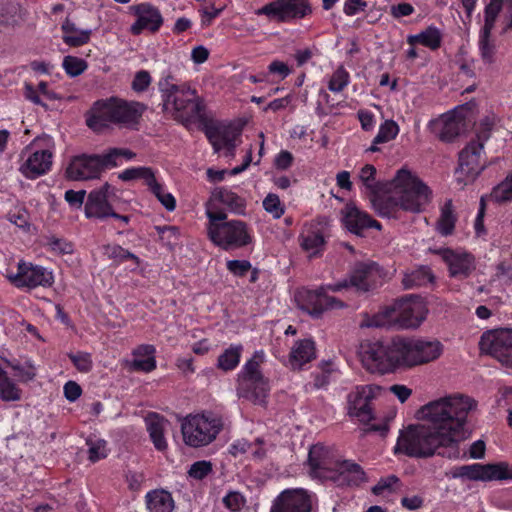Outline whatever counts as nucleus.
Segmentation results:
<instances>
[{
	"mask_svg": "<svg viewBox=\"0 0 512 512\" xmlns=\"http://www.w3.org/2000/svg\"><path fill=\"white\" fill-rule=\"evenodd\" d=\"M407 42L410 45L420 43L431 50H436L441 46L442 33L437 27L429 26L419 34L409 35Z\"/></svg>",
	"mask_w": 512,
	"mask_h": 512,
	"instance_id": "e433bc0d",
	"label": "nucleus"
},
{
	"mask_svg": "<svg viewBox=\"0 0 512 512\" xmlns=\"http://www.w3.org/2000/svg\"><path fill=\"white\" fill-rule=\"evenodd\" d=\"M131 9L137 16V20L132 24L130 31L134 35H139L144 29L152 32L159 30L163 23L160 11L149 3H141L132 6Z\"/></svg>",
	"mask_w": 512,
	"mask_h": 512,
	"instance_id": "393cba45",
	"label": "nucleus"
},
{
	"mask_svg": "<svg viewBox=\"0 0 512 512\" xmlns=\"http://www.w3.org/2000/svg\"><path fill=\"white\" fill-rule=\"evenodd\" d=\"M265 362L263 350L255 351L246 361L237 375V394L239 397L257 405H264L268 396L270 385L262 371L261 365Z\"/></svg>",
	"mask_w": 512,
	"mask_h": 512,
	"instance_id": "39448f33",
	"label": "nucleus"
},
{
	"mask_svg": "<svg viewBox=\"0 0 512 512\" xmlns=\"http://www.w3.org/2000/svg\"><path fill=\"white\" fill-rule=\"evenodd\" d=\"M147 106L138 101L109 97L94 102L86 116V124L96 132H102L111 124L136 130Z\"/></svg>",
	"mask_w": 512,
	"mask_h": 512,
	"instance_id": "7ed1b4c3",
	"label": "nucleus"
},
{
	"mask_svg": "<svg viewBox=\"0 0 512 512\" xmlns=\"http://www.w3.org/2000/svg\"><path fill=\"white\" fill-rule=\"evenodd\" d=\"M452 477L466 478L473 481L507 480L512 479V468L506 462L474 463L455 467Z\"/></svg>",
	"mask_w": 512,
	"mask_h": 512,
	"instance_id": "ddd939ff",
	"label": "nucleus"
},
{
	"mask_svg": "<svg viewBox=\"0 0 512 512\" xmlns=\"http://www.w3.org/2000/svg\"><path fill=\"white\" fill-rule=\"evenodd\" d=\"M88 446V459L95 463L104 459L108 455L107 442L99 438H88L86 440Z\"/></svg>",
	"mask_w": 512,
	"mask_h": 512,
	"instance_id": "49530a36",
	"label": "nucleus"
},
{
	"mask_svg": "<svg viewBox=\"0 0 512 512\" xmlns=\"http://www.w3.org/2000/svg\"><path fill=\"white\" fill-rule=\"evenodd\" d=\"M427 309L423 302L401 299L383 309L382 315L387 322H395L404 329L417 328L426 318Z\"/></svg>",
	"mask_w": 512,
	"mask_h": 512,
	"instance_id": "9d476101",
	"label": "nucleus"
},
{
	"mask_svg": "<svg viewBox=\"0 0 512 512\" xmlns=\"http://www.w3.org/2000/svg\"><path fill=\"white\" fill-rule=\"evenodd\" d=\"M315 358V343L311 339L297 341L290 352V364L294 369H300L304 364Z\"/></svg>",
	"mask_w": 512,
	"mask_h": 512,
	"instance_id": "7c9ffc66",
	"label": "nucleus"
},
{
	"mask_svg": "<svg viewBox=\"0 0 512 512\" xmlns=\"http://www.w3.org/2000/svg\"><path fill=\"white\" fill-rule=\"evenodd\" d=\"M61 30L63 32V42L70 47L82 46L87 44L90 40L91 30L79 29L75 23L71 22L69 19L63 22Z\"/></svg>",
	"mask_w": 512,
	"mask_h": 512,
	"instance_id": "f704fd0d",
	"label": "nucleus"
},
{
	"mask_svg": "<svg viewBox=\"0 0 512 512\" xmlns=\"http://www.w3.org/2000/svg\"><path fill=\"white\" fill-rule=\"evenodd\" d=\"M391 185L395 189V196L385 197L381 193L371 196L372 205L381 217L395 218L399 208L419 213L431 200L430 188L405 168L397 171Z\"/></svg>",
	"mask_w": 512,
	"mask_h": 512,
	"instance_id": "f03ea898",
	"label": "nucleus"
},
{
	"mask_svg": "<svg viewBox=\"0 0 512 512\" xmlns=\"http://www.w3.org/2000/svg\"><path fill=\"white\" fill-rule=\"evenodd\" d=\"M205 134L209 139L215 152L224 150V156L233 158L238 146L241 131L234 126H211L207 127Z\"/></svg>",
	"mask_w": 512,
	"mask_h": 512,
	"instance_id": "6ab92c4d",
	"label": "nucleus"
},
{
	"mask_svg": "<svg viewBox=\"0 0 512 512\" xmlns=\"http://www.w3.org/2000/svg\"><path fill=\"white\" fill-rule=\"evenodd\" d=\"M328 448L321 444L313 445L308 454L309 473L313 478H331L330 473L338 470V464Z\"/></svg>",
	"mask_w": 512,
	"mask_h": 512,
	"instance_id": "412c9836",
	"label": "nucleus"
},
{
	"mask_svg": "<svg viewBox=\"0 0 512 512\" xmlns=\"http://www.w3.org/2000/svg\"><path fill=\"white\" fill-rule=\"evenodd\" d=\"M150 190L168 211L175 209L176 200L174 196L171 193L165 192L161 184L158 183V189L152 187Z\"/></svg>",
	"mask_w": 512,
	"mask_h": 512,
	"instance_id": "0e129e2a",
	"label": "nucleus"
},
{
	"mask_svg": "<svg viewBox=\"0 0 512 512\" xmlns=\"http://www.w3.org/2000/svg\"><path fill=\"white\" fill-rule=\"evenodd\" d=\"M212 470V463L210 461L200 460L194 462L190 466L188 470V476L195 480H203L212 472Z\"/></svg>",
	"mask_w": 512,
	"mask_h": 512,
	"instance_id": "5fc2aeb1",
	"label": "nucleus"
},
{
	"mask_svg": "<svg viewBox=\"0 0 512 512\" xmlns=\"http://www.w3.org/2000/svg\"><path fill=\"white\" fill-rule=\"evenodd\" d=\"M113 212L103 190L91 191L85 204V215L88 218L104 219Z\"/></svg>",
	"mask_w": 512,
	"mask_h": 512,
	"instance_id": "cd10ccee",
	"label": "nucleus"
},
{
	"mask_svg": "<svg viewBox=\"0 0 512 512\" xmlns=\"http://www.w3.org/2000/svg\"><path fill=\"white\" fill-rule=\"evenodd\" d=\"M27 149L28 147L21 152L19 172L31 180L47 174L52 167L53 153L49 149H43L30 153L25 158Z\"/></svg>",
	"mask_w": 512,
	"mask_h": 512,
	"instance_id": "aec40b11",
	"label": "nucleus"
},
{
	"mask_svg": "<svg viewBox=\"0 0 512 512\" xmlns=\"http://www.w3.org/2000/svg\"><path fill=\"white\" fill-rule=\"evenodd\" d=\"M503 9L505 10L503 33H505L512 30V0H490L484 9V20H487L488 16L492 14L493 25L495 26L496 20Z\"/></svg>",
	"mask_w": 512,
	"mask_h": 512,
	"instance_id": "72a5a7b5",
	"label": "nucleus"
},
{
	"mask_svg": "<svg viewBox=\"0 0 512 512\" xmlns=\"http://www.w3.org/2000/svg\"><path fill=\"white\" fill-rule=\"evenodd\" d=\"M439 254L447 264L452 277L466 278L475 269L474 258L466 252H458L447 248L440 250Z\"/></svg>",
	"mask_w": 512,
	"mask_h": 512,
	"instance_id": "a878e982",
	"label": "nucleus"
},
{
	"mask_svg": "<svg viewBox=\"0 0 512 512\" xmlns=\"http://www.w3.org/2000/svg\"><path fill=\"white\" fill-rule=\"evenodd\" d=\"M434 276L427 266H421L409 273H406L402 279L405 289H413L417 287L426 286L432 283Z\"/></svg>",
	"mask_w": 512,
	"mask_h": 512,
	"instance_id": "58836bf2",
	"label": "nucleus"
},
{
	"mask_svg": "<svg viewBox=\"0 0 512 512\" xmlns=\"http://www.w3.org/2000/svg\"><path fill=\"white\" fill-rule=\"evenodd\" d=\"M376 168L371 164L363 166L359 172V179L365 188L369 191L370 196L383 192L386 184L379 182L375 178Z\"/></svg>",
	"mask_w": 512,
	"mask_h": 512,
	"instance_id": "a19ab883",
	"label": "nucleus"
},
{
	"mask_svg": "<svg viewBox=\"0 0 512 512\" xmlns=\"http://www.w3.org/2000/svg\"><path fill=\"white\" fill-rule=\"evenodd\" d=\"M65 173L68 179L74 181L99 178L101 170L99 167L98 154H82L73 157Z\"/></svg>",
	"mask_w": 512,
	"mask_h": 512,
	"instance_id": "4be33fe9",
	"label": "nucleus"
},
{
	"mask_svg": "<svg viewBox=\"0 0 512 512\" xmlns=\"http://www.w3.org/2000/svg\"><path fill=\"white\" fill-rule=\"evenodd\" d=\"M223 504L231 511H239L245 504V498L240 492L230 491L223 498Z\"/></svg>",
	"mask_w": 512,
	"mask_h": 512,
	"instance_id": "338daca9",
	"label": "nucleus"
},
{
	"mask_svg": "<svg viewBox=\"0 0 512 512\" xmlns=\"http://www.w3.org/2000/svg\"><path fill=\"white\" fill-rule=\"evenodd\" d=\"M328 285L317 290L302 288L295 294L298 307L314 318H319L324 311L341 309L345 304L340 299L327 294Z\"/></svg>",
	"mask_w": 512,
	"mask_h": 512,
	"instance_id": "f8f14e48",
	"label": "nucleus"
},
{
	"mask_svg": "<svg viewBox=\"0 0 512 512\" xmlns=\"http://www.w3.org/2000/svg\"><path fill=\"white\" fill-rule=\"evenodd\" d=\"M156 349L153 345L143 344L133 351L131 368L134 371L151 372L156 368Z\"/></svg>",
	"mask_w": 512,
	"mask_h": 512,
	"instance_id": "c756f323",
	"label": "nucleus"
},
{
	"mask_svg": "<svg viewBox=\"0 0 512 512\" xmlns=\"http://www.w3.org/2000/svg\"><path fill=\"white\" fill-rule=\"evenodd\" d=\"M311 12L308 0H275L256 10L257 15H265L279 22L304 18Z\"/></svg>",
	"mask_w": 512,
	"mask_h": 512,
	"instance_id": "4468645a",
	"label": "nucleus"
},
{
	"mask_svg": "<svg viewBox=\"0 0 512 512\" xmlns=\"http://www.w3.org/2000/svg\"><path fill=\"white\" fill-rule=\"evenodd\" d=\"M223 420L211 412L187 415L181 423L183 441L194 448L212 443L223 429Z\"/></svg>",
	"mask_w": 512,
	"mask_h": 512,
	"instance_id": "0eeeda50",
	"label": "nucleus"
},
{
	"mask_svg": "<svg viewBox=\"0 0 512 512\" xmlns=\"http://www.w3.org/2000/svg\"><path fill=\"white\" fill-rule=\"evenodd\" d=\"M335 104L332 103L330 95L324 90L319 91L315 112L319 117L327 116L331 113Z\"/></svg>",
	"mask_w": 512,
	"mask_h": 512,
	"instance_id": "bf43d9fd",
	"label": "nucleus"
},
{
	"mask_svg": "<svg viewBox=\"0 0 512 512\" xmlns=\"http://www.w3.org/2000/svg\"><path fill=\"white\" fill-rule=\"evenodd\" d=\"M69 358L72 363L75 365L78 371L81 373H87L91 371L93 362L91 359V355L86 352H77L75 354H69Z\"/></svg>",
	"mask_w": 512,
	"mask_h": 512,
	"instance_id": "13d9d810",
	"label": "nucleus"
},
{
	"mask_svg": "<svg viewBox=\"0 0 512 512\" xmlns=\"http://www.w3.org/2000/svg\"><path fill=\"white\" fill-rule=\"evenodd\" d=\"M212 197L215 200L220 201L222 204L226 205L231 211L236 213H243L245 208V200L238 196L235 192L224 188L219 187L216 188L212 192Z\"/></svg>",
	"mask_w": 512,
	"mask_h": 512,
	"instance_id": "4c0bfd02",
	"label": "nucleus"
},
{
	"mask_svg": "<svg viewBox=\"0 0 512 512\" xmlns=\"http://www.w3.org/2000/svg\"><path fill=\"white\" fill-rule=\"evenodd\" d=\"M151 82L152 78L150 76V73L146 70H140L136 72L131 83V88L133 91L137 93H142L148 89Z\"/></svg>",
	"mask_w": 512,
	"mask_h": 512,
	"instance_id": "052dcab7",
	"label": "nucleus"
},
{
	"mask_svg": "<svg viewBox=\"0 0 512 512\" xmlns=\"http://www.w3.org/2000/svg\"><path fill=\"white\" fill-rule=\"evenodd\" d=\"M226 267L230 273L237 277L245 276L252 269L248 260H229Z\"/></svg>",
	"mask_w": 512,
	"mask_h": 512,
	"instance_id": "69168bd1",
	"label": "nucleus"
},
{
	"mask_svg": "<svg viewBox=\"0 0 512 512\" xmlns=\"http://www.w3.org/2000/svg\"><path fill=\"white\" fill-rule=\"evenodd\" d=\"M494 122L489 118L485 117L479 123V127L476 133V139L474 141L481 142L482 145L490 138V133L492 130Z\"/></svg>",
	"mask_w": 512,
	"mask_h": 512,
	"instance_id": "774afa93",
	"label": "nucleus"
},
{
	"mask_svg": "<svg viewBox=\"0 0 512 512\" xmlns=\"http://www.w3.org/2000/svg\"><path fill=\"white\" fill-rule=\"evenodd\" d=\"M22 391L8 377L7 372L0 368V398L6 402L19 401Z\"/></svg>",
	"mask_w": 512,
	"mask_h": 512,
	"instance_id": "c03bdc74",
	"label": "nucleus"
},
{
	"mask_svg": "<svg viewBox=\"0 0 512 512\" xmlns=\"http://www.w3.org/2000/svg\"><path fill=\"white\" fill-rule=\"evenodd\" d=\"M495 26L493 25V15L488 16L484 20V25L479 36V50L482 60L485 63L492 64L494 62L495 45L490 41L491 32Z\"/></svg>",
	"mask_w": 512,
	"mask_h": 512,
	"instance_id": "c9c22d12",
	"label": "nucleus"
},
{
	"mask_svg": "<svg viewBox=\"0 0 512 512\" xmlns=\"http://www.w3.org/2000/svg\"><path fill=\"white\" fill-rule=\"evenodd\" d=\"M263 208L271 214L273 218L278 219L284 214V206L282 205L278 195L269 193L263 200Z\"/></svg>",
	"mask_w": 512,
	"mask_h": 512,
	"instance_id": "864d4df0",
	"label": "nucleus"
},
{
	"mask_svg": "<svg viewBox=\"0 0 512 512\" xmlns=\"http://www.w3.org/2000/svg\"><path fill=\"white\" fill-rule=\"evenodd\" d=\"M484 145L474 140L470 141L459 153V168L469 180H474L485 168L480 161Z\"/></svg>",
	"mask_w": 512,
	"mask_h": 512,
	"instance_id": "b1692460",
	"label": "nucleus"
},
{
	"mask_svg": "<svg viewBox=\"0 0 512 512\" xmlns=\"http://www.w3.org/2000/svg\"><path fill=\"white\" fill-rule=\"evenodd\" d=\"M399 479L395 475L388 476L387 478H382L379 482L372 488V492L375 495H382L384 492L392 493L396 489V485L399 484Z\"/></svg>",
	"mask_w": 512,
	"mask_h": 512,
	"instance_id": "680f3d73",
	"label": "nucleus"
},
{
	"mask_svg": "<svg viewBox=\"0 0 512 512\" xmlns=\"http://www.w3.org/2000/svg\"><path fill=\"white\" fill-rule=\"evenodd\" d=\"M145 502L149 512H172L174 509L173 497L164 489L149 491L145 496Z\"/></svg>",
	"mask_w": 512,
	"mask_h": 512,
	"instance_id": "2f4dec72",
	"label": "nucleus"
},
{
	"mask_svg": "<svg viewBox=\"0 0 512 512\" xmlns=\"http://www.w3.org/2000/svg\"><path fill=\"white\" fill-rule=\"evenodd\" d=\"M350 83V74L343 67L339 66L331 75L328 81V89L331 92L339 93L343 91Z\"/></svg>",
	"mask_w": 512,
	"mask_h": 512,
	"instance_id": "de8ad7c7",
	"label": "nucleus"
},
{
	"mask_svg": "<svg viewBox=\"0 0 512 512\" xmlns=\"http://www.w3.org/2000/svg\"><path fill=\"white\" fill-rule=\"evenodd\" d=\"M321 372L314 376V387L317 389L324 388L330 383L331 373L334 371L332 363H321Z\"/></svg>",
	"mask_w": 512,
	"mask_h": 512,
	"instance_id": "e2e57ef3",
	"label": "nucleus"
},
{
	"mask_svg": "<svg viewBox=\"0 0 512 512\" xmlns=\"http://www.w3.org/2000/svg\"><path fill=\"white\" fill-rule=\"evenodd\" d=\"M162 110L184 126H189L203 118L204 101L197 91L188 84L161 97Z\"/></svg>",
	"mask_w": 512,
	"mask_h": 512,
	"instance_id": "20e7f679",
	"label": "nucleus"
},
{
	"mask_svg": "<svg viewBox=\"0 0 512 512\" xmlns=\"http://www.w3.org/2000/svg\"><path fill=\"white\" fill-rule=\"evenodd\" d=\"M311 494L303 488L283 490L272 502L270 512H311Z\"/></svg>",
	"mask_w": 512,
	"mask_h": 512,
	"instance_id": "a211bd4d",
	"label": "nucleus"
},
{
	"mask_svg": "<svg viewBox=\"0 0 512 512\" xmlns=\"http://www.w3.org/2000/svg\"><path fill=\"white\" fill-rule=\"evenodd\" d=\"M181 88L182 84H178L176 78L170 72L164 73L158 81L161 97Z\"/></svg>",
	"mask_w": 512,
	"mask_h": 512,
	"instance_id": "4d7b16f0",
	"label": "nucleus"
},
{
	"mask_svg": "<svg viewBox=\"0 0 512 512\" xmlns=\"http://www.w3.org/2000/svg\"><path fill=\"white\" fill-rule=\"evenodd\" d=\"M382 392L378 385L357 386L347 395V410L350 417L357 418L360 422L368 423L373 419L371 401Z\"/></svg>",
	"mask_w": 512,
	"mask_h": 512,
	"instance_id": "2eb2a0df",
	"label": "nucleus"
},
{
	"mask_svg": "<svg viewBox=\"0 0 512 512\" xmlns=\"http://www.w3.org/2000/svg\"><path fill=\"white\" fill-rule=\"evenodd\" d=\"M477 405L474 398L461 393L428 402L418 411V417L425 423L409 426L402 432L395 453L415 458L435 454L448 459L459 458L460 443L471 435L468 417Z\"/></svg>",
	"mask_w": 512,
	"mask_h": 512,
	"instance_id": "f257e3e1",
	"label": "nucleus"
},
{
	"mask_svg": "<svg viewBox=\"0 0 512 512\" xmlns=\"http://www.w3.org/2000/svg\"><path fill=\"white\" fill-rule=\"evenodd\" d=\"M381 278L382 271L376 263L360 262L354 266L347 278L335 284H329L328 288L332 292L353 288L358 293H367L381 284Z\"/></svg>",
	"mask_w": 512,
	"mask_h": 512,
	"instance_id": "1a4fd4ad",
	"label": "nucleus"
},
{
	"mask_svg": "<svg viewBox=\"0 0 512 512\" xmlns=\"http://www.w3.org/2000/svg\"><path fill=\"white\" fill-rule=\"evenodd\" d=\"M399 337L390 342L373 341L361 346V361L371 373L387 374L402 367Z\"/></svg>",
	"mask_w": 512,
	"mask_h": 512,
	"instance_id": "423d86ee",
	"label": "nucleus"
},
{
	"mask_svg": "<svg viewBox=\"0 0 512 512\" xmlns=\"http://www.w3.org/2000/svg\"><path fill=\"white\" fill-rule=\"evenodd\" d=\"M402 367H414L438 359L443 345L438 340L399 337Z\"/></svg>",
	"mask_w": 512,
	"mask_h": 512,
	"instance_id": "6e6552de",
	"label": "nucleus"
},
{
	"mask_svg": "<svg viewBox=\"0 0 512 512\" xmlns=\"http://www.w3.org/2000/svg\"><path fill=\"white\" fill-rule=\"evenodd\" d=\"M119 159L118 148H110L105 153L98 154L101 173L106 169L117 167L119 165Z\"/></svg>",
	"mask_w": 512,
	"mask_h": 512,
	"instance_id": "6e6d98bb",
	"label": "nucleus"
},
{
	"mask_svg": "<svg viewBox=\"0 0 512 512\" xmlns=\"http://www.w3.org/2000/svg\"><path fill=\"white\" fill-rule=\"evenodd\" d=\"M343 480L347 481L349 485H359L365 481V472L362 468L353 462L343 461L338 464V470Z\"/></svg>",
	"mask_w": 512,
	"mask_h": 512,
	"instance_id": "37998d69",
	"label": "nucleus"
},
{
	"mask_svg": "<svg viewBox=\"0 0 512 512\" xmlns=\"http://www.w3.org/2000/svg\"><path fill=\"white\" fill-rule=\"evenodd\" d=\"M301 247L310 254V256L318 255L325 246L324 235L317 226H310L305 229L299 236Z\"/></svg>",
	"mask_w": 512,
	"mask_h": 512,
	"instance_id": "473e14b6",
	"label": "nucleus"
},
{
	"mask_svg": "<svg viewBox=\"0 0 512 512\" xmlns=\"http://www.w3.org/2000/svg\"><path fill=\"white\" fill-rule=\"evenodd\" d=\"M242 352L241 344L230 345L218 356L217 367L223 371L234 370L240 362Z\"/></svg>",
	"mask_w": 512,
	"mask_h": 512,
	"instance_id": "ea45409f",
	"label": "nucleus"
},
{
	"mask_svg": "<svg viewBox=\"0 0 512 512\" xmlns=\"http://www.w3.org/2000/svg\"><path fill=\"white\" fill-rule=\"evenodd\" d=\"M399 132V127L397 123L393 120L385 121L379 128L377 135L375 136L373 142L374 144H380L388 142L394 139Z\"/></svg>",
	"mask_w": 512,
	"mask_h": 512,
	"instance_id": "3c124183",
	"label": "nucleus"
},
{
	"mask_svg": "<svg viewBox=\"0 0 512 512\" xmlns=\"http://www.w3.org/2000/svg\"><path fill=\"white\" fill-rule=\"evenodd\" d=\"M5 363L12 368L21 382H28L35 378V367L30 361H26L25 364H20L19 361L5 360Z\"/></svg>",
	"mask_w": 512,
	"mask_h": 512,
	"instance_id": "09e8293b",
	"label": "nucleus"
},
{
	"mask_svg": "<svg viewBox=\"0 0 512 512\" xmlns=\"http://www.w3.org/2000/svg\"><path fill=\"white\" fill-rule=\"evenodd\" d=\"M433 133L443 142H452L464 129V120L455 115H442L439 119L430 122Z\"/></svg>",
	"mask_w": 512,
	"mask_h": 512,
	"instance_id": "bb28decb",
	"label": "nucleus"
},
{
	"mask_svg": "<svg viewBox=\"0 0 512 512\" xmlns=\"http://www.w3.org/2000/svg\"><path fill=\"white\" fill-rule=\"evenodd\" d=\"M489 199L496 203H504L512 201V172L506 178L493 188L489 195Z\"/></svg>",
	"mask_w": 512,
	"mask_h": 512,
	"instance_id": "a18cd8bd",
	"label": "nucleus"
},
{
	"mask_svg": "<svg viewBox=\"0 0 512 512\" xmlns=\"http://www.w3.org/2000/svg\"><path fill=\"white\" fill-rule=\"evenodd\" d=\"M9 280L18 288H36L38 286L50 287L54 282L51 271L30 262L19 261L17 273L8 276Z\"/></svg>",
	"mask_w": 512,
	"mask_h": 512,
	"instance_id": "f3484780",
	"label": "nucleus"
},
{
	"mask_svg": "<svg viewBox=\"0 0 512 512\" xmlns=\"http://www.w3.org/2000/svg\"><path fill=\"white\" fill-rule=\"evenodd\" d=\"M209 239L226 251L245 247L252 242L247 224L241 220H230L213 227Z\"/></svg>",
	"mask_w": 512,
	"mask_h": 512,
	"instance_id": "9b49d317",
	"label": "nucleus"
},
{
	"mask_svg": "<svg viewBox=\"0 0 512 512\" xmlns=\"http://www.w3.org/2000/svg\"><path fill=\"white\" fill-rule=\"evenodd\" d=\"M455 222L456 216L453 211L452 200H447L441 207V214L437 221V231L443 236L450 235L454 231Z\"/></svg>",
	"mask_w": 512,
	"mask_h": 512,
	"instance_id": "79ce46f5",
	"label": "nucleus"
},
{
	"mask_svg": "<svg viewBox=\"0 0 512 512\" xmlns=\"http://www.w3.org/2000/svg\"><path fill=\"white\" fill-rule=\"evenodd\" d=\"M480 348L504 366H512V329H498L484 333Z\"/></svg>",
	"mask_w": 512,
	"mask_h": 512,
	"instance_id": "dca6fc26",
	"label": "nucleus"
},
{
	"mask_svg": "<svg viewBox=\"0 0 512 512\" xmlns=\"http://www.w3.org/2000/svg\"><path fill=\"white\" fill-rule=\"evenodd\" d=\"M145 422L155 448L159 451L165 450L167 448V442L164 437V432L169 422L164 417L156 413L148 414Z\"/></svg>",
	"mask_w": 512,
	"mask_h": 512,
	"instance_id": "c85d7f7f",
	"label": "nucleus"
},
{
	"mask_svg": "<svg viewBox=\"0 0 512 512\" xmlns=\"http://www.w3.org/2000/svg\"><path fill=\"white\" fill-rule=\"evenodd\" d=\"M62 66L69 76L76 77L86 70L87 63L81 58L69 55L64 57Z\"/></svg>",
	"mask_w": 512,
	"mask_h": 512,
	"instance_id": "603ef678",
	"label": "nucleus"
},
{
	"mask_svg": "<svg viewBox=\"0 0 512 512\" xmlns=\"http://www.w3.org/2000/svg\"><path fill=\"white\" fill-rule=\"evenodd\" d=\"M342 222L351 233L362 236L370 228L381 229V224L354 204H347L342 210Z\"/></svg>",
	"mask_w": 512,
	"mask_h": 512,
	"instance_id": "5701e85b",
	"label": "nucleus"
},
{
	"mask_svg": "<svg viewBox=\"0 0 512 512\" xmlns=\"http://www.w3.org/2000/svg\"><path fill=\"white\" fill-rule=\"evenodd\" d=\"M103 253L108 258L113 259L119 263L129 259L138 263L139 260L136 255L116 244H107L103 246Z\"/></svg>",
	"mask_w": 512,
	"mask_h": 512,
	"instance_id": "8fccbe9b",
	"label": "nucleus"
}]
</instances>
